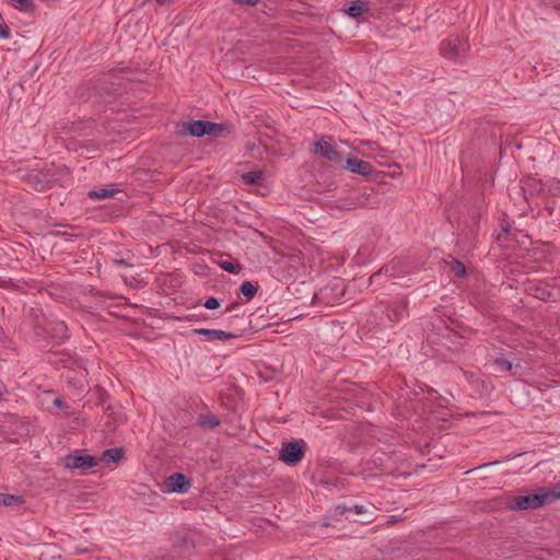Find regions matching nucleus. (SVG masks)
Returning a JSON list of instances; mask_svg holds the SVG:
<instances>
[{"mask_svg": "<svg viewBox=\"0 0 560 560\" xmlns=\"http://www.w3.org/2000/svg\"><path fill=\"white\" fill-rule=\"evenodd\" d=\"M315 153L320 154L324 159L332 163H343V154L338 150L337 145L325 139L315 142Z\"/></svg>", "mask_w": 560, "mask_h": 560, "instance_id": "3", "label": "nucleus"}, {"mask_svg": "<svg viewBox=\"0 0 560 560\" xmlns=\"http://www.w3.org/2000/svg\"><path fill=\"white\" fill-rule=\"evenodd\" d=\"M304 451L300 442L284 443L280 450V459L289 465H295L303 458Z\"/></svg>", "mask_w": 560, "mask_h": 560, "instance_id": "4", "label": "nucleus"}, {"mask_svg": "<svg viewBox=\"0 0 560 560\" xmlns=\"http://www.w3.org/2000/svg\"><path fill=\"white\" fill-rule=\"evenodd\" d=\"M468 50V42L458 35H451L441 43V54L450 60L463 59Z\"/></svg>", "mask_w": 560, "mask_h": 560, "instance_id": "2", "label": "nucleus"}, {"mask_svg": "<svg viewBox=\"0 0 560 560\" xmlns=\"http://www.w3.org/2000/svg\"><path fill=\"white\" fill-rule=\"evenodd\" d=\"M114 195H115V190L108 189V188H97V189H93L89 192V197L93 198V199H105V198L113 197Z\"/></svg>", "mask_w": 560, "mask_h": 560, "instance_id": "16", "label": "nucleus"}, {"mask_svg": "<svg viewBox=\"0 0 560 560\" xmlns=\"http://www.w3.org/2000/svg\"><path fill=\"white\" fill-rule=\"evenodd\" d=\"M257 290H258V285H255L253 284L252 282L249 281H245L241 284L240 287V291L241 293L247 299V300H252L256 293H257Z\"/></svg>", "mask_w": 560, "mask_h": 560, "instance_id": "14", "label": "nucleus"}, {"mask_svg": "<svg viewBox=\"0 0 560 560\" xmlns=\"http://www.w3.org/2000/svg\"><path fill=\"white\" fill-rule=\"evenodd\" d=\"M229 132V128L225 125L207 121V133L211 136H223Z\"/></svg>", "mask_w": 560, "mask_h": 560, "instance_id": "13", "label": "nucleus"}, {"mask_svg": "<svg viewBox=\"0 0 560 560\" xmlns=\"http://www.w3.org/2000/svg\"><path fill=\"white\" fill-rule=\"evenodd\" d=\"M23 502L24 501L21 497H15L11 494H2L0 500V504H3L5 506H10L13 504H22Z\"/></svg>", "mask_w": 560, "mask_h": 560, "instance_id": "19", "label": "nucleus"}, {"mask_svg": "<svg viewBox=\"0 0 560 560\" xmlns=\"http://www.w3.org/2000/svg\"><path fill=\"white\" fill-rule=\"evenodd\" d=\"M164 487L168 492L186 493L190 489L191 483L185 475L175 472L165 479Z\"/></svg>", "mask_w": 560, "mask_h": 560, "instance_id": "5", "label": "nucleus"}, {"mask_svg": "<svg viewBox=\"0 0 560 560\" xmlns=\"http://www.w3.org/2000/svg\"><path fill=\"white\" fill-rule=\"evenodd\" d=\"M124 457V451L121 448H108L103 452L102 456L97 459L105 464H116Z\"/></svg>", "mask_w": 560, "mask_h": 560, "instance_id": "10", "label": "nucleus"}, {"mask_svg": "<svg viewBox=\"0 0 560 560\" xmlns=\"http://www.w3.org/2000/svg\"><path fill=\"white\" fill-rule=\"evenodd\" d=\"M57 330H58V332L62 334V337H65L66 336L67 327L65 326L63 323H60L57 326Z\"/></svg>", "mask_w": 560, "mask_h": 560, "instance_id": "27", "label": "nucleus"}, {"mask_svg": "<svg viewBox=\"0 0 560 560\" xmlns=\"http://www.w3.org/2000/svg\"><path fill=\"white\" fill-rule=\"evenodd\" d=\"M218 264L223 270L230 273L236 275L242 270V267L238 264H235L233 260H220Z\"/></svg>", "mask_w": 560, "mask_h": 560, "instance_id": "18", "label": "nucleus"}, {"mask_svg": "<svg viewBox=\"0 0 560 560\" xmlns=\"http://www.w3.org/2000/svg\"><path fill=\"white\" fill-rule=\"evenodd\" d=\"M65 465L69 469L86 470L97 465V459L90 455L71 454L66 456Z\"/></svg>", "mask_w": 560, "mask_h": 560, "instance_id": "6", "label": "nucleus"}, {"mask_svg": "<svg viewBox=\"0 0 560 560\" xmlns=\"http://www.w3.org/2000/svg\"><path fill=\"white\" fill-rule=\"evenodd\" d=\"M12 5L23 12H33L35 4L32 0H10Z\"/></svg>", "mask_w": 560, "mask_h": 560, "instance_id": "15", "label": "nucleus"}, {"mask_svg": "<svg viewBox=\"0 0 560 560\" xmlns=\"http://www.w3.org/2000/svg\"><path fill=\"white\" fill-rule=\"evenodd\" d=\"M234 307H235V304H231V305H229V306L226 307L225 312H228V313H229V312H232V311L234 310Z\"/></svg>", "mask_w": 560, "mask_h": 560, "instance_id": "30", "label": "nucleus"}, {"mask_svg": "<svg viewBox=\"0 0 560 560\" xmlns=\"http://www.w3.org/2000/svg\"><path fill=\"white\" fill-rule=\"evenodd\" d=\"M0 36L2 38H8L10 36V31L7 26L0 25Z\"/></svg>", "mask_w": 560, "mask_h": 560, "instance_id": "24", "label": "nucleus"}, {"mask_svg": "<svg viewBox=\"0 0 560 560\" xmlns=\"http://www.w3.org/2000/svg\"><path fill=\"white\" fill-rule=\"evenodd\" d=\"M551 492L555 494V500L560 499V487L559 486L551 489Z\"/></svg>", "mask_w": 560, "mask_h": 560, "instance_id": "28", "label": "nucleus"}, {"mask_svg": "<svg viewBox=\"0 0 560 560\" xmlns=\"http://www.w3.org/2000/svg\"><path fill=\"white\" fill-rule=\"evenodd\" d=\"M451 271L455 277H464L466 275V268L464 264L458 260L452 261Z\"/></svg>", "mask_w": 560, "mask_h": 560, "instance_id": "20", "label": "nucleus"}, {"mask_svg": "<svg viewBox=\"0 0 560 560\" xmlns=\"http://www.w3.org/2000/svg\"><path fill=\"white\" fill-rule=\"evenodd\" d=\"M555 501L551 490H539L537 493L513 497L509 502L511 510H535Z\"/></svg>", "mask_w": 560, "mask_h": 560, "instance_id": "1", "label": "nucleus"}, {"mask_svg": "<svg viewBox=\"0 0 560 560\" xmlns=\"http://www.w3.org/2000/svg\"><path fill=\"white\" fill-rule=\"evenodd\" d=\"M494 364L499 370H504V371L512 370V362H510L509 360L503 359V358L497 359L494 361Z\"/></svg>", "mask_w": 560, "mask_h": 560, "instance_id": "21", "label": "nucleus"}, {"mask_svg": "<svg viewBox=\"0 0 560 560\" xmlns=\"http://www.w3.org/2000/svg\"><path fill=\"white\" fill-rule=\"evenodd\" d=\"M54 406L58 407V408H68L67 404L61 400L60 398H56L54 401H52Z\"/></svg>", "mask_w": 560, "mask_h": 560, "instance_id": "26", "label": "nucleus"}, {"mask_svg": "<svg viewBox=\"0 0 560 560\" xmlns=\"http://www.w3.org/2000/svg\"><path fill=\"white\" fill-rule=\"evenodd\" d=\"M115 262L118 264V265H126L125 260H122V259L121 260H115Z\"/></svg>", "mask_w": 560, "mask_h": 560, "instance_id": "31", "label": "nucleus"}, {"mask_svg": "<svg viewBox=\"0 0 560 560\" xmlns=\"http://www.w3.org/2000/svg\"><path fill=\"white\" fill-rule=\"evenodd\" d=\"M194 332L197 335L207 336L210 340H228V339H232L235 337V335H233L231 332H226V331L218 330V329L199 328V329H195Z\"/></svg>", "mask_w": 560, "mask_h": 560, "instance_id": "9", "label": "nucleus"}, {"mask_svg": "<svg viewBox=\"0 0 560 560\" xmlns=\"http://www.w3.org/2000/svg\"><path fill=\"white\" fill-rule=\"evenodd\" d=\"M373 514H374L373 512H370V520L368 522L373 520Z\"/></svg>", "mask_w": 560, "mask_h": 560, "instance_id": "33", "label": "nucleus"}, {"mask_svg": "<svg viewBox=\"0 0 560 560\" xmlns=\"http://www.w3.org/2000/svg\"><path fill=\"white\" fill-rule=\"evenodd\" d=\"M369 7L366 2L358 1L351 3L347 9H345V12L351 16V18H358L363 12L368 11Z\"/></svg>", "mask_w": 560, "mask_h": 560, "instance_id": "12", "label": "nucleus"}, {"mask_svg": "<svg viewBox=\"0 0 560 560\" xmlns=\"http://www.w3.org/2000/svg\"><path fill=\"white\" fill-rule=\"evenodd\" d=\"M234 2L243 5L255 7L258 3V0H233Z\"/></svg>", "mask_w": 560, "mask_h": 560, "instance_id": "23", "label": "nucleus"}, {"mask_svg": "<svg viewBox=\"0 0 560 560\" xmlns=\"http://www.w3.org/2000/svg\"><path fill=\"white\" fill-rule=\"evenodd\" d=\"M155 1H156L158 3H160V4H164V3H166L168 0H155Z\"/></svg>", "mask_w": 560, "mask_h": 560, "instance_id": "32", "label": "nucleus"}, {"mask_svg": "<svg viewBox=\"0 0 560 560\" xmlns=\"http://www.w3.org/2000/svg\"><path fill=\"white\" fill-rule=\"evenodd\" d=\"M203 305L208 310H215L220 306V303L215 298H209Z\"/></svg>", "mask_w": 560, "mask_h": 560, "instance_id": "22", "label": "nucleus"}, {"mask_svg": "<svg viewBox=\"0 0 560 560\" xmlns=\"http://www.w3.org/2000/svg\"><path fill=\"white\" fill-rule=\"evenodd\" d=\"M353 511L355 512V514H363L369 512L364 505H354Z\"/></svg>", "mask_w": 560, "mask_h": 560, "instance_id": "25", "label": "nucleus"}, {"mask_svg": "<svg viewBox=\"0 0 560 560\" xmlns=\"http://www.w3.org/2000/svg\"><path fill=\"white\" fill-rule=\"evenodd\" d=\"M347 510H348L347 508L337 506L336 512L339 513L340 515H342Z\"/></svg>", "mask_w": 560, "mask_h": 560, "instance_id": "29", "label": "nucleus"}, {"mask_svg": "<svg viewBox=\"0 0 560 560\" xmlns=\"http://www.w3.org/2000/svg\"><path fill=\"white\" fill-rule=\"evenodd\" d=\"M242 179L249 185L260 184L262 180V173L259 171L247 172L242 175Z\"/></svg>", "mask_w": 560, "mask_h": 560, "instance_id": "17", "label": "nucleus"}, {"mask_svg": "<svg viewBox=\"0 0 560 560\" xmlns=\"http://www.w3.org/2000/svg\"><path fill=\"white\" fill-rule=\"evenodd\" d=\"M346 165L351 172L361 175H366L371 172V165L368 162H364L357 158H348L346 160Z\"/></svg>", "mask_w": 560, "mask_h": 560, "instance_id": "8", "label": "nucleus"}, {"mask_svg": "<svg viewBox=\"0 0 560 560\" xmlns=\"http://www.w3.org/2000/svg\"><path fill=\"white\" fill-rule=\"evenodd\" d=\"M220 423L213 413H201L197 418V424L205 429H213Z\"/></svg>", "mask_w": 560, "mask_h": 560, "instance_id": "11", "label": "nucleus"}, {"mask_svg": "<svg viewBox=\"0 0 560 560\" xmlns=\"http://www.w3.org/2000/svg\"><path fill=\"white\" fill-rule=\"evenodd\" d=\"M178 132L182 135H191L194 137H201L207 133L206 120H190L183 122L178 126Z\"/></svg>", "mask_w": 560, "mask_h": 560, "instance_id": "7", "label": "nucleus"}]
</instances>
